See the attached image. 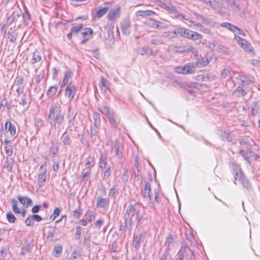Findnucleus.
Returning <instances> with one entry per match:
<instances>
[{
	"label": "nucleus",
	"instance_id": "obj_17",
	"mask_svg": "<svg viewBox=\"0 0 260 260\" xmlns=\"http://www.w3.org/2000/svg\"><path fill=\"white\" fill-rule=\"evenodd\" d=\"M5 129L8 132H10L12 136H14L16 134L15 126L12 124L11 122L7 120L5 124Z\"/></svg>",
	"mask_w": 260,
	"mask_h": 260
},
{
	"label": "nucleus",
	"instance_id": "obj_10",
	"mask_svg": "<svg viewBox=\"0 0 260 260\" xmlns=\"http://www.w3.org/2000/svg\"><path fill=\"white\" fill-rule=\"evenodd\" d=\"M155 2L162 8L168 11L174 12L175 11V8L171 3L170 0H155Z\"/></svg>",
	"mask_w": 260,
	"mask_h": 260
},
{
	"label": "nucleus",
	"instance_id": "obj_41",
	"mask_svg": "<svg viewBox=\"0 0 260 260\" xmlns=\"http://www.w3.org/2000/svg\"><path fill=\"white\" fill-rule=\"evenodd\" d=\"M62 143L64 145H69L71 144V140L69 136L67 134V132H65L62 135Z\"/></svg>",
	"mask_w": 260,
	"mask_h": 260
},
{
	"label": "nucleus",
	"instance_id": "obj_43",
	"mask_svg": "<svg viewBox=\"0 0 260 260\" xmlns=\"http://www.w3.org/2000/svg\"><path fill=\"white\" fill-rule=\"evenodd\" d=\"M164 42L163 40L160 38H154L150 40V43L153 45H159L164 44Z\"/></svg>",
	"mask_w": 260,
	"mask_h": 260
},
{
	"label": "nucleus",
	"instance_id": "obj_57",
	"mask_svg": "<svg viewBox=\"0 0 260 260\" xmlns=\"http://www.w3.org/2000/svg\"><path fill=\"white\" fill-rule=\"evenodd\" d=\"M61 210L58 208L56 207L53 211V214L51 215L50 218H51L52 216H53L52 220H54L55 218H56L57 216H58L60 213Z\"/></svg>",
	"mask_w": 260,
	"mask_h": 260
},
{
	"label": "nucleus",
	"instance_id": "obj_2",
	"mask_svg": "<svg viewBox=\"0 0 260 260\" xmlns=\"http://www.w3.org/2000/svg\"><path fill=\"white\" fill-rule=\"evenodd\" d=\"M208 64V59L206 61L203 62H190L185 64L184 66H179L174 68L175 72L178 74H193L196 72V69L197 67L202 66H206Z\"/></svg>",
	"mask_w": 260,
	"mask_h": 260
},
{
	"label": "nucleus",
	"instance_id": "obj_52",
	"mask_svg": "<svg viewBox=\"0 0 260 260\" xmlns=\"http://www.w3.org/2000/svg\"><path fill=\"white\" fill-rule=\"evenodd\" d=\"M7 254V248L5 247H2L0 250V260L5 259Z\"/></svg>",
	"mask_w": 260,
	"mask_h": 260
},
{
	"label": "nucleus",
	"instance_id": "obj_64",
	"mask_svg": "<svg viewBox=\"0 0 260 260\" xmlns=\"http://www.w3.org/2000/svg\"><path fill=\"white\" fill-rule=\"evenodd\" d=\"M24 88V87L23 85H18V87L16 90L18 96L23 93Z\"/></svg>",
	"mask_w": 260,
	"mask_h": 260
},
{
	"label": "nucleus",
	"instance_id": "obj_13",
	"mask_svg": "<svg viewBox=\"0 0 260 260\" xmlns=\"http://www.w3.org/2000/svg\"><path fill=\"white\" fill-rule=\"evenodd\" d=\"M131 22L128 18H125L121 23V28L123 35L128 36L130 34Z\"/></svg>",
	"mask_w": 260,
	"mask_h": 260
},
{
	"label": "nucleus",
	"instance_id": "obj_9",
	"mask_svg": "<svg viewBox=\"0 0 260 260\" xmlns=\"http://www.w3.org/2000/svg\"><path fill=\"white\" fill-rule=\"evenodd\" d=\"M121 8L120 7H116L111 9L107 15L108 20L114 22L118 19L120 15Z\"/></svg>",
	"mask_w": 260,
	"mask_h": 260
},
{
	"label": "nucleus",
	"instance_id": "obj_23",
	"mask_svg": "<svg viewBox=\"0 0 260 260\" xmlns=\"http://www.w3.org/2000/svg\"><path fill=\"white\" fill-rule=\"evenodd\" d=\"M17 199L21 204L23 205L26 204L27 207L32 205V200L28 197H22L19 195L17 196Z\"/></svg>",
	"mask_w": 260,
	"mask_h": 260
},
{
	"label": "nucleus",
	"instance_id": "obj_36",
	"mask_svg": "<svg viewBox=\"0 0 260 260\" xmlns=\"http://www.w3.org/2000/svg\"><path fill=\"white\" fill-rule=\"evenodd\" d=\"M160 260H172L170 254V248H167L160 257Z\"/></svg>",
	"mask_w": 260,
	"mask_h": 260
},
{
	"label": "nucleus",
	"instance_id": "obj_61",
	"mask_svg": "<svg viewBox=\"0 0 260 260\" xmlns=\"http://www.w3.org/2000/svg\"><path fill=\"white\" fill-rule=\"evenodd\" d=\"M6 152L8 156H11L13 153L12 147L11 145L6 146L5 148Z\"/></svg>",
	"mask_w": 260,
	"mask_h": 260
},
{
	"label": "nucleus",
	"instance_id": "obj_16",
	"mask_svg": "<svg viewBox=\"0 0 260 260\" xmlns=\"http://www.w3.org/2000/svg\"><path fill=\"white\" fill-rule=\"evenodd\" d=\"M192 251L190 249L187 247H182L177 254V257L175 260H184L185 256H186L189 252L191 253Z\"/></svg>",
	"mask_w": 260,
	"mask_h": 260
},
{
	"label": "nucleus",
	"instance_id": "obj_45",
	"mask_svg": "<svg viewBox=\"0 0 260 260\" xmlns=\"http://www.w3.org/2000/svg\"><path fill=\"white\" fill-rule=\"evenodd\" d=\"M100 111L106 116H107L109 115H110V114L113 112V111L110 110V109L106 105L103 106L101 108H100Z\"/></svg>",
	"mask_w": 260,
	"mask_h": 260
},
{
	"label": "nucleus",
	"instance_id": "obj_8",
	"mask_svg": "<svg viewBox=\"0 0 260 260\" xmlns=\"http://www.w3.org/2000/svg\"><path fill=\"white\" fill-rule=\"evenodd\" d=\"M234 39L237 42L238 45L246 52H251L252 51V46L244 39L242 38L239 36L235 35Z\"/></svg>",
	"mask_w": 260,
	"mask_h": 260
},
{
	"label": "nucleus",
	"instance_id": "obj_29",
	"mask_svg": "<svg viewBox=\"0 0 260 260\" xmlns=\"http://www.w3.org/2000/svg\"><path fill=\"white\" fill-rule=\"evenodd\" d=\"M23 17V21L24 24L26 25H28L29 22L31 19V16L29 12H28L27 9H25L24 12L23 13H21Z\"/></svg>",
	"mask_w": 260,
	"mask_h": 260
},
{
	"label": "nucleus",
	"instance_id": "obj_5",
	"mask_svg": "<svg viewBox=\"0 0 260 260\" xmlns=\"http://www.w3.org/2000/svg\"><path fill=\"white\" fill-rule=\"evenodd\" d=\"M230 168L234 175L235 184H237V181H239L240 183L245 177L242 172L240 166L232 163Z\"/></svg>",
	"mask_w": 260,
	"mask_h": 260
},
{
	"label": "nucleus",
	"instance_id": "obj_58",
	"mask_svg": "<svg viewBox=\"0 0 260 260\" xmlns=\"http://www.w3.org/2000/svg\"><path fill=\"white\" fill-rule=\"evenodd\" d=\"M25 223L27 226H31L34 224V221L31 215H29L25 221Z\"/></svg>",
	"mask_w": 260,
	"mask_h": 260
},
{
	"label": "nucleus",
	"instance_id": "obj_24",
	"mask_svg": "<svg viewBox=\"0 0 260 260\" xmlns=\"http://www.w3.org/2000/svg\"><path fill=\"white\" fill-rule=\"evenodd\" d=\"M218 135H219L220 138L222 141H227L228 142H232L233 141V139L229 133L220 130L219 131Z\"/></svg>",
	"mask_w": 260,
	"mask_h": 260
},
{
	"label": "nucleus",
	"instance_id": "obj_11",
	"mask_svg": "<svg viewBox=\"0 0 260 260\" xmlns=\"http://www.w3.org/2000/svg\"><path fill=\"white\" fill-rule=\"evenodd\" d=\"M113 148L115 153V156L117 157L118 162L122 159V146L121 142L117 139L114 142Z\"/></svg>",
	"mask_w": 260,
	"mask_h": 260
},
{
	"label": "nucleus",
	"instance_id": "obj_22",
	"mask_svg": "<svg viewBox=\"0 0 260 260\" xmlns=\"http://www.w3.org/2000/svg\"><path fill=\"white\" fill-rule=\"evenodd\" d=\"M156 15V13L151 10H140L136 12V15L137 16H141L142 17H145L147 16H152Z\"/></svg>",
	"mask_w": 260,
	"mask_h": 260
},
{
	"label": "nucleus",
	"instance_id": "obj_21",
	"mask_svg": "<svg viewBox=\"0 0 260 260\" xmlns=\"http://www.w3.org/2000/svg\"><path fill=\"white\" fill-rule=\"evenodd\" d=\"M73 73L72 71L68 70L66 72L62 82L60 85V88H63L69 83V80L72 76Z\"/></svg>",
	"mask_w": 260,
	"mask_h": 260
},
{
	"label": "nucleus",
	"instance_id": "obj_47",
	"mask_svg": "<svg viewBox=\"0 0 260 260\" xmlns=\"http://www.w3.org/2000/svg\"><path fill=\"white\" fill-rule=\"evenodd\" d=\"M176 16L180 20L186 22V21H189L190 22L193 23L192 21L189 20V18L188 16L183 15L181 13H179L178 12H176Z\"/></svg>",
	"mask_w": 260,
	"mask_h": 260
},
{
	"label": "nucleus",
	"instance_id": "obj_27",
	"mask_svg": "<svg viewBox=\"0 0 260 260\" xmlns=\"http://www.w3.org/2000/svg\"><path fill=\"white\" fill-rule=\"evenodd\" d=\"M208 6L214 10L218 11L221 10L222 7L221 5L218 2L215 0H211L210 2H208Z\"/></svg>",
	"mask_w": 260,
	"mask_h": 260
},
{
	"label": "nucleus",
	"instance_id": "obj_26",
	"mask_svg": "<svg viewBox=\"0 0 260 260\" xmlns=\"http://www.w3.org/2000/svg\"><path fill=\"white\" fill-rule=\"evenodd\" d=\"M180 48L181 49L180 50L181 52H191L194 54L197 53V50L190 45L183 46L180 47Z\"/></svg>",
	"mask_w": 260,
	"mask_h": 260
},
{
	"label": "nucleus",
	"instance_id": "obj_46",
	"mask_svg": "<svg viewBox=\"0 0 260 260\" xmlns=\"http://www.w3.org/2000/svg\"><path fill=\"white\" fill-rule=\"evenodd\" d=\"M240 183L246 189H249L251 187L249 180L245 177L244 179L240 182Z\"/></svg>",
	"mask_w": 260,
	"mask_h": 260
},
{
	"label": "nucleus",
	"instance_id": "obj_28",
	"mask_svg": "<svg viewBox=\"0 0 260 260\" xmlns=\"http://www.w3.org/2000/svg\"><path fill=\"white\" fill-rule=\"evenodd\" d=\"M220 26L222 27L226 28L234 32H236V29H238V27L237 26L228 22H223L221 23Z\"/></svg>",
	"mask_w": 260,
	"mask_h": 260
},
{
	"label": "nucleus",
	"instance_id": "obj_38",
	"mask_svg": "<svg viewBox=\"0 0 260 260\" xmlns=\"http://www.w3.org/2000/svg\"><path fill=\"white\" fill-rule=\"evenodd\" d=\"M58 87L57 85L51 86L48 90L47 94L48 97H53L56 93Z\"/></svg>",
	"mask_w": 260,
	"mask_h": 260
},
{
	"label": "nucleus",
	"instance_id": "obj_14",
	"mask_svg": "<svg viewBox=\"0 0 260 260\" xmlns=\"http://www.w3.org/2000/svg\"><path fill=\"white\" fill-rule=\"evenodd\" d=\"M137 52L140 55L143 56L147 55L148 56H151L156 54V52H154L152 49L149 47L138 48Z\"/></svg>",
	"mask_w": 260,
	"mask_h": 260
},
{
	"label": "nucleus",
	"instance_id": "obj_60",
	"mask_svg": "<svg viewBox=\"0 0 260 260\" xmlns=\"http://www.w3.org/2000/svg\"><path fill=\"white\" fill-rule=\"evenodd\" d=\"M174 239L171 236L167 237L166 241L165 242V245L167 246V248H170V244L173 242Z\"/></svg>",
	"mask_w": 260,
	"mask_h": 260
},
{
	"label": "nucleus",
	"instance_id": "obj_50",
	"mask_svg": "<svg viewBox=\"0 0 260 260\" xmlns=\"http://www.w3.org/2000/svg\"><path fill=\"white\" fill-rule=\"evenodd\" d=\"M93 119L94 120L93 124L100 125L101 118L99 113L95 112L93 113Z\"/></svg>",
	"mask_w": 260,
	"mask_h": 260
},
{
	"label": "nucleus",
	"instance_id": "obj_55",
	"mask_svg": "<svg viewBox=\"0 0 260 260\" xmlns=\"http://www.w3.org/2000/svg\"><path fill=\"white\" fill-rule=\"evenodd\" d=\"M81 232H82V228L81 227L78 226L76 229V233L75 234V238L76 240H79L81 238Z\"/></svg>",
	"mask_w": 260,
	"mask_h": 260
},
{
	"label": "nucleus",
	"instance_id": "obj_40",
	"mask_svg": "<svg viewBox=\"0 0 260 260\" xmlns=\"http://www.w3.org/2000/svg\"><path fill=\"white\" fill-rule=\"evenodd\" d=\"M148 25L153 28H161L162 23L156 20L151 19L148 21Z\"/></svg>",
	"mask_w": 260,
	"mask_h": 260
},
{
	"label": "nucleus",
	"instance_id": "obj_54",
	"mask_svg": "<svg viewBox=\"0 0 260 260\" xmlns=\"http://www.w3.org/2000/svg\"><path fill=\"white\" fill-rule=\"evenodd\" d=\"M55 232V230L54 228H51V230L47 233V236L46 237L47 239L51 241L52 240V237L54 235Z\"/></svg>",
	"mask_w": 260,
	"mask_h": 260
},
{
	"label": "nucleus",
	"instance_id": "obj_56",
	"mask_svg": "<svg viewBox=\"0 0 260 260\" xmlns=\"http://www.w3.org/2000/svg\"><path fill=\"white\" fill-rule=\"evenodd\" d=\"M58 151V147L55 145L54 144H52L50 149V153L53 155H55Z\"/></svg>",
	"mask_w": 260,
	"mask_h": 260
},
{
	"label": "nucleus",
	"instance_id": "obj_3",
	"mask_svg": "<svg viewBox=\"0 0 260 260\" xmlns=\"http://www.w3.org/2000/svg\"><path fill=\"white\" fill-rule=\"evenodd\" d=\"M139 209V205L138 204L130 205L127 207L124 215L126 225H131L132 218L138 213Z\"/></svg>",
	"mask_w": 260,
	"mask_h": 260
},
{
	"label": "nucleus",
	"instance_id": "obj_63",
	"mask_svg": "<svg viewBox=\"0 0 260 260\" xmlns=\"http://www.w3.org/2000/svg\"><path fill=\"white\" fill-rule=\"evenodd\" d=\"M19 104L25 106L27 105V102L26 101V94L24 93L22 95L21 101L19 102Z\"/></svg>",
	"mask_w": 260,
	"mask_h": 260
},
{
	"label": "nucleus",
	"instance_id": "obj_51",
	"mask_svg": "<svg viewBox=\"0 0 260 260\" xmlns=\"http://www.w3.org/2000/svg\"><path fill=\"white\" fill-rule=\"evenodd\" d=\"M6 217L9 222L13 223L15 222L16 217L11 212L7 213Z\"/></svg>",
	"mask_w": 260,
	"mask_h": 260
},
{
	"label": "nucleus",
	"instance_id": "obj_15",
	"mask_svg": "<svg viewBox=\"0 0 260 260\" xmlns=\"http://www.w3.org/2000/svg\"><path fill=\"white\" fill-rule=\"evenodd\" d=\"M110 85V82L103 77H101V81L99 82V86L102 92L106 93L107 89H109Z\"/></svg>",
	"mask_w": 260,
	"mask_h": 260
},
{
	"label": "nucleus",
	"instance_id": "obj_6",
	"mask_svg": "<svg viewBox=\"0 0 260 260\" xmlns=\"http://www.w3.org/2000/svg\"><path fill=\"white\" fill-rule=\"evenodd\" d=\"M77 91V86L74 83H70L65 90V96L71 101L75 97Z\"/></svg>",
	"mask_w": 260,
	"mask_h": 260
},
{
	"label": "nucleus",
	"instance_id": "obj_49",
	"mask_svg": "<svg viewBox=\"0 0 260 260\" xmlns=\"http://www.w3.org/2000/svg\"><path fill=\"white\" fill-rule=\"evenodd\" d=\"M83 24H80L79 25L72 27L71 28V31L73 32V34L76 35L83 28Z\"/></svg>",
	"mask_w": 260,
	"mask_h": 260
},
{
	"label": "nucleus",
	"instance_id": "obj_37",
	"mask_svg": "<svg viewBox=\"0 0 260 260\" xmlns=\"http://www.w3.org/2000/svg\"><path fill=\"white\" fill-rule=\"evenodd\" d=\"M107 157L106 154H102L100 158V165L99 167L100 169H104L106 166Z\"/></svg>",
	"mask_w": 260,
	"mask_h": 260
},
{
	"label": "nucleus",
	"instance_id": "obj_1",
	"mask_svg": "<svg viewBox=\"0 0 260 260\" xmlns=\"http://www.w3.org/2000/svg\"><path fill=\"white\" fill-rule=\"evenodd\" d=\"M48 118L51 127L58 128L59 131L63 128L64 123V114L62 111L61 106L58 103H52L49 108Z\"/></svg>",
	"mask_w": 260,
	"mask_h": 260
},
{
	"label": "nucleus",
	"instance_id": "obj_59",
	"mask_svg": "<svg viewBox=\"0 0 260 260\" xmlns=\"http://www.w3.org/2000/svg\"><path fill=\"white\" fill-rule=\"evenodd\" d=\"M74 216L76 218H79L82 214V209L80 208H78L76 210L74 211Z\"/></svg>",
	"mask_w": 260,
	"mask_h": 260
},
{
	"label": "nucleus",
	"instance_id": "obj_20",
	"mask_svg": "<svg viewBox=\"0 0 260 260\" xmlns=\"http://www.w3.org/2000/svg\"><path fill=\"white\" fill-rule=\"evenodd\" d=\"M100 125L92 124L90 126V137L91 139L95 140L96 138L97 135L99 132Z\"/></svg>",
	"mask_w": 260,
	"mask_h": 260
},
{
	"label": "nucleus",
	"instance_id": "obj_19",
	"mask_svg": "<svg viewBox=\"0 0 260 260\" xmlns=\"http://www.w3.org/2000/svg\"><path fill=\"white\" fill-rule=\"evenodd\" d=\"M93 33V31L90 28H85L84 29L83 31L81 33L84 39L81 41V43L84 44L86 43L89 39V37Z\"/></svg>",
	"mask_w": 260,
	"mask_h": 260
},
{
	"label": "nucleus",
	"instance_id": "obj_62",
	"mask_svg": "<svg viewBox=\"0 0 260 260\" xmlns=\"http://www.w3.org/2000/svg\"><path fill=\"white\" fill-rule=\"evenodd\" d=\"M128 179V171L126 169H124L123 173L122 176V179L124 181H127Z\"/></svg>",
	"mask_w": 260,
	"mask_h": 260
},
{
	"label": "nucleus",
	"instance_id": "obj_30",
	"mask_svg": "<svg viewBox=\"0 0 260 260\" xmlns=\"http://www.w3.org/2000/svg\"><path fill=\"white\" fill-rule=\"evenodd\" d=\"M252 110V114L253 116L257 115L259 113V106L257 102H253L251 105Z\"/></svg>",
	"mask_w": 260,
	"mask_h": 260
},
{
	"label": "nucleus",
	"instance_id": "obj_48",
	"mask_svg": "<svg viewBox=\"0 0 260 260\" xmlns=\"http://www.w3.org/2000/svg\"><path fill=\"white\" fill-rule=\"evenodd\" d=\"M230 69L229 68H225L221 72V76L222 78H230Z\"/></svg>",
	"mask_w": 260,
	"mask_h": 260
},
{
	"label": "nucleus",
	"instance_id": "obj_35",
	"mask_svg": "<svg viewBox=\"0 0 260 260\" xmlns=\"http://www.w3.org/2000/svg\"><path fill=\"white\" fill-rule=\"evenodd\" d=\"M33 247L32 244L27 243L21 248V254L25 255L28 251H30Z\"/></svg>",
	"mask_w": 260,
	"mask_h": 260
},
{
	"label": "nucleus",
	"instance_id": "obj_33",
	"mask_svg": "<svg viewBox=\"0 0 260 260\" xmlns=\"http://www.w3.org/2000/svg\"><path fill=\"white\" fill-rule=\"evenodd\" d=\"M108 7H102L96 12L95 17L100 18L105 15L109 10Z\"/></svg>",
	"mask_w": 260,
	"mask_h": 260
},
{
	"label": "nucleus",
	"instance_id": "obj_32",
	"mask_svg": "<svg viewBox=\"0 0 260 260\" xmlns=\"http://www.w3.org/2000/svg\"><path fill=\"white\" fill-rule=\"evenodd\" d=\"M62 248L63 247L61 245H56L52 251V255L55 257H59L62 251Z\"/></svg>",
	"mask_w": 260,
	"mask_h": 260
},
{
	"label": "nucleus",
	"instance_id": "obj_34",
	"mask_svg": "<svg viewBox=\"0 0 260 260\" xmlns=\"http://www.w3.org/2000/svg\"><path fill=\"white\" fill-rule=\"evenodd\" d=\"M42 57L39 52L36 51L33 53L32 57L30 60V62L34 64L35 63L40 61Z\"/></svg>",
	"mask_w": 260,
	"mask_h": 260
},
{
	"label": "nucleus",
	"instance_id": "obj_4",
	"mask_svg": "<svg viewBox=\"0 0 260 260\" xmlns=\"http://www.w3.org/2000/svg\"><path fill=\"white\" fill-rule=\"evenodd\" d=\"M177 32L181 37L192 40H197L202 38V36L199 33L184 28H179Z\"/></svg>",
	"mask_w": 260,
	"mask_h": 260
},
{
	"label": "nucleus",
	"instance_id": "obj_12",
	"mask_svg": "<svg viewBox=\"0 0 260 260\" xmlns=\"http://www.w3.org/2000/svg\"><path fill=\"white\" fill-rule=\"evenodd\" d=\"M40 172L38 174V184L39 187H41L46 180L47 170L46 169H44L43 166L42 165L40 168Z\"/></svg>",
	"mask_w": 260,
	"mask_h": 260
},
{
	"label": "nucleus",
	"instance_id": "obj_44",
	"mask_svg": "<svg viewBox=\"0 0 260 260\" xmlns=\"http://www.w3.org/2000/svg\"><path fill=\"white\" fill-rule=\"evenodd\" d=\"M11 203L12 204V209H13V211L15 213H20L21 210L17 207V204H18L17 201L16 199H13L11 200Z\"/></svg>",
	"mask_w": 260,
	"mask_h": 260
},
{
	"label": "nucleus",
	"instance_id": "obj_25",
	"mask_svg": "<svg viewBox=\"0 0 260 260\" xmlns=\"http://www.w3.org/2000/svg\"><path fill=\"white\" fill-rule=\"evenodd\" d=\"M7 36L10 42L15 43L17 39V33L12 28H11L8 32Z\"/></svg>",
	"mask_w": 260,
	"mask_h": 260
},
{
	"label": "nucleus",
	"instance_id": "obj_31",
	"mask_svg": "<svg viewBox=\"0 0 260 260\" xmlns=\"http://www.w3.org/2000/svg\"><path fill=\"white\" fill-rule=\"evenodd\" d=\"M75 118V115L73 111H71V107L68 109V114L67 118L68 119L69 126H71V124H73Z\"/></svg>",
	"mask_w": 260,
	"mask_h": 260
},
{
	"label": "nucleus",
	"instance_id": "obj_7",
	"mask_svg": "<svg viewBox=\"0 0 260 260\" xmlns=\"http://www.w3.org/2000/svg\"><path fill=\"white\" fill-rule=\"evenodd\" d=\"M151 191V190L150 183L148 182H146L144 189L141 190V194L144 201L147 203H150L151 201L150 196Z\"/></svg>",
	"mask_w": 260,
	"mask_h": 260
},
{
	"label": "nucleus",
	"instance_id": "obj_53",
	"mask_svg": "<svg viewBox=\"0 0 260 260\" xmlns=\"http://www.w3.org/2000/svg\"><path fill=\"white\" fill-rule=\"evenodd\" d=\"M235 92L237 94V96H238L245 95L246 94V92L240 86L237 87Z\"/></svg>",
	"mask_w": 260,
	"mask_h": 260
},
{
	"label": "nucleus",
	"instance_id": "obj_18",
	"mask_svg": "<svg viewBox=\"0 0 260 260\" xmlns=\"http://www.w3.org/2000/svg\"><path fill=\"white\" fill-rule=\"evenodd\" d=\"M109 201L106 198H103L101 196H99L96 200V207L100 208L105 209L109 204Z\"/></svg>",
	"mask_w": 260,
	"mask_h": 260
},
{
	"label": "nucleus",
	"instance_id": "obj_39",
	"mask_svg": "<svg viewBox=\"0 0 260 260\" xmlns=\"http://www.w3.org/2000/svg\"><path fill=\"white\" fill-rule=\"evenodd\" d=\"M14 14L15 13L14 12L13 14L11 15L7 19V22L9 23L10 24H12L13 22L15 21H17V19L16 18V17L17 18H19L21 15V12L17 13L15 16L14 15Z\"/></svg>",
	"mask_w": 260,
	"mask_h": 260
},
{
	"label": "nucleus",
	"instance_id": "obj_42",
	"mask_svg": "<svg viewBox=\"0 0 260 260\" xmlns=\"http://www.w3.org/2000/svg\"><path fill=\"white\" fill-rule=\"evenodd\" d=\"M94 159L93 157H88L87 158V162L85 165V169H90V168L94 166Z\"/></svg>",
	"mask_w": 260,
	"mask_h": 260
}]
</instances>
